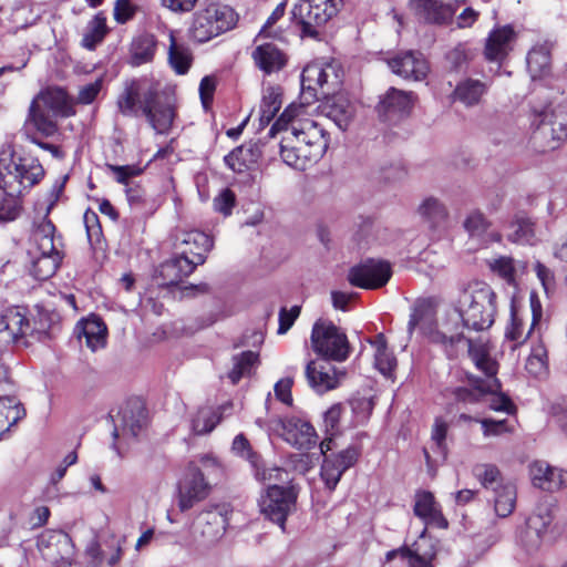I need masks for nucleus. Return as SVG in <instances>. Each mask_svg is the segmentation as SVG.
I'll list each match as a JSON object with an SVG mask.
<instances>
[{
  "label": "nucleus",
  "instance_id": "64",
  "mask_svg": "<svg viewBox=\"0 0 567 567\" xmlns=\"http://www.w3.org/2000/svg\"><path fill=\"white\" fill-rule=\"evenodd\" d=\"M374 365L384 375L391 377L396 367V359L389 350L374 354Z\"/></svg>",
  "mask_w": 567,
  "mask_h": 567
},
{
  "label": "nucleus",
  "instance_id": "2",
  "mask_svg": "<svg viewBox=\"0 0 567 567\" xmlns=\"http://www.w3.org/2000/svg\"><path fill=\"white\" fill-rule=\"evenodd\" d=\"M457 319L462 327L473 331H483L494 323L496 295L485 284L464 288L457 301Z\"/></svg>",
  "mask_w": 567,
  "mask_h": 567
},
{
  "label": "nucleus",
  "instance_id": "31",
  "mask_svg": "<svg viewBox=\"0 0 567 567\" xmlns=\"http://www.w3.org/2000/svg\"><path fill=\"white\" fill-rule=\"evenodd\" d=\"M0 221L7 223L17 219L21 212L22 186L13 182L0 185Z\"/></svg>",
  "mask_w": 567,
  "mask_h": 567
},
{
  "label": "nucleus",
  "instance_id": "36",
  "mask_svg": "<svg viewBox=\"0 0 567 567\" xmlns=\"http://www.w3.org/2000/svg\"><path fill=\"white\" fill-rule=\"evenodd\" d=\"M295 115V110L287 107L270 127L269 135L275 136L277 132L284 131L285 136L291 137L295 145L309 147V140H307V135L305 134L303 125L300 128L295 124H292L290 128L288 127V124L293 120Z\"/></svg>",
  "mask_w": 567,
  "mask_h": 567
},
{
  "label": "nucleus",
  "instance_id": "3",
  "mask_svg": "<svg viewBox=\"0 0 567 567\" xmlns=\"http://www.w3.org/2000/svg\"><path fill=\"white\" fill-rule=\"evenodd\" d=\"M236 22L237 14L230 7L210 3L194 14L189 34L193 40L204 43L233 29Z\"/></svg>",
  "mask_w": 567,
  "mask_h": 567
},
{
  "label": "nucleus",
  "instance_id": "1",
  "mask_svg": "<svg viewBox=\"0 0 567 567\" xmlns=\"http://www.w3.org/2000/svg\"><path fill=\"white\" fill-rule=\"evenodd\" d=\"M116 105L125 117L145 116L157 134H167L175 118L173 104L162 100L157 87L146 79L126 80Z\"/></svg>",
  "mask_w": 567,
  "mask_h": 567
},
{
  "label": "nucleus",
  "instance_id": "56",
  "mask_svg": "<svg viewBox=\"0 0 567 567\" xmlns=\"http://www.w3.org/2000/svg\"><path fill=\"white\" fill-rule=\"evenodd\" d=\"M491 224L478 210L472 212L464 221V227L472 237H482Z\"/></svg>",
  "mask_w": 567,
  "mask_h": 567
},
{
  "label": "nucleus",
  "instance_id": "37",
  "mask_svg": "<svg viewBox=\"0 0 567 567\" xmlns=\"http://www.w3.org/2000/svg\"><path fill=\"white\" fill-rule=\"evenodd\" d=\"M436 302L433 298L416 299L408 322V333L411 336L416 327L430 326L435 316Z\"/></svg>",
  "mask_w": 567,
  "mask_h": 567
},
{
  "label": "nucleus",
  "instance_id": "51",
  "mask_svg": "<svg viewBox=\"0 0 567 567\" xmlns=\"http://www.w3.org/2000/svg\"><path fill=\"white\" fill-rule=\"evenodd\" d=\"M508 240L517 244H532L535 237L534 224L528 218H517L509 224Z\"/></svg>",
  "mask_w": 567,
  "mask_h": 567
},
{
  "label": "nucleus",
  "instance_id": "17",
  "mask_svg": "<svg viewBox=\"0 0 567 567\" xmlns=\"http://www.w3.org/2000/svg\"><path fill=\"white\" fill-rule=\"evenodd\" d=\"M462 381L467 382L468 386H456L452 390V395L457 403L476 404L487 393H494L502 389L498 379H482L470 372H465Z\"/></svg>",
  "mask_w": 567,
  "mask_h": 567
},
{
  "label": "nucleus",
  "instance_id": "47",
  "mask_svg": "<svg viewBox=\"0 0 567 567\" xmlns=\"http://www.w3.org/2000/svg\"><path fill=\"white\" fill-rule=\"evenodd\" d=\"M462 340H465V337L462 331H458L457 324L454 332L450 328H446V331L435 330L430 334V341L441 346L450 359L456 355L455 347Z\"/></svg>",
  "mask_w": 567,
  "mask_h": 567
},
{
  "label": "nucleus",
  "instance_id": "43",
  "mask_svg": "<svg viewBox=\"0 0 567 567\" xmlns=\"http://www.w3.org/2000/svg\"><path fill=\"white\" fill-rule=\"evenodd\" d=\"M281 107V93L279 89L268 87L259 106L260 127L268 125Z\"/></svg>",
  "mask_w": 567,
  "mask_h": 567
},
{
  "label": "nucleus",
  "instance_id": "16",
  "mask_svg": "<svg viewBox=\"0 0 567 567\" xmlns=\"http://www.w3.org/2000/svg\"><path fill=\"white\" fill-rule=\"evenodd\" d=\"M213 239L204 231L192 229L183 231L176 238V250L182 257L194 261V267L203 265L207 252L213 248Z\"/></svg>",
  "mask_w": 567,
  "mask_h": 567
},
{
  "label": "nucleus",
  "instance_id": "46",
  "mask_svg": "<svg viewBox=\"0 0 567 567\" xmlns=\"http://www.w3.org/2000/svg\"><path fill=\"white\" fill-rule=\"evenodd\" d=\"M495 492L494 509L498 517H507L512 514L516 503V488L513 484H504Z\"/></svg>",
  "mask_w": 567,
  "mask_h": 567
},
{
  "label": "nucleus",
  "instance_id": "62",
  "mask_svg": "<svg viewBox=\"0 0 567 567\" xmlns=\"http://www.w3.org/2000/svg\"><path fill=\"white\" fill-rule=\"evenodd\" d=\"M103 79L99 78L94 82L83 85L78 94L76 103L87 105L94 102L102 90Z\"/></svg>",
  "mask_w": 567,
  "mask_h": 567
},
{
  "label": "nucleus",
  "instance_id": "19",
  "mask_svg": "<svg viewBox=\"0 0 567 567\" xmlns=\"http://www.w3.org/2000/svg\"><path fill=\"white\" fill-rule=\"evenodd\" d=\"M529 476L535 487L555 492L567 487V471L550 466L545 461H534L529 465Z\"/></svg>",
  "mask_w": 567,
  "mask_h": 567
},
{
  "label": "nucleus",
  "instance_id": "48",
  "mask_svg": "<svg viewBox=\"0 0 567 567\" xmlns=\"http://www.w3.org/2000/svg\"><path fill=\"white\" fill-rule=\"evenodd\" d=\"M258 361V353L254 351H244L233 357V368L228 372V379L233 384H237L239 380L250 374L254 364Z\"/></svg>",
  "mask_w": 567,
  "mask_h": 567
},
{
  "label": "nucleus",
  "instance_id": "27",
  "mask_svg": "<svg viewBox=\"0 0 567 567\" xmlns=\"http://www.w3.org/2000/svg\"><path fill=\"white\" fill-rule=\"evenodd\" d=\"M306 378L310 388L318 394L333 390L339 384L336 368L327 369L313 360L306 365Z\"/></svg>",
  "mask_w": 567,
  "mask_h": 567
},
{
  "label": "nucleus",
  "instance_id": "58",
  "mask_svg": "<svg viewBox=\"0 0 567 567\" xmlns=\"http://www.w3.org/2000/svg\"><path fill=\"white\" fill-rule=\"evenodd\" d=\"M231 449L237 455L249 461L254 467L258 466L259 455L251 450L250 443L244 434L235 436Z\"/></svg>",
  "mask_w": 567,
  "mask_h": 567
},
{
  "label": "nucleus",
  "instance_id": "26",
  "mask_svg": "<svg viewBox=\"0 0 567 567\" xmlns=\"http://www.w3.org/2000/svg\"><path fill=\"white\" fill-rule=\"evenodd\" d=\"M251 56L256 66L266 75L279 72L287 64L286 54L274 43L257 45Z\"/></svg>",
  "mask_w": 567,
  "mask_h": 567
},
{
  "label": "nucleus",
  "instance_id": "12",
  "mask_svg": "<svg viewBox=\"0 0 567 567\" xmlns=\"http://www.w3.org/2000/svg\"><path fill=\"white\" fill-rule=\"evenodd\" d=\"M392 276L389 261L368 259L353 266L348 272V281L358 288L378 289L388 284Z\"/></svg>",
  "mask_w": 567,
  "mask_h": 567
},
{
  "label": "nucleus",
  "instance_id": "6",
  "mask_svg": "<svg viewBox=\"0 0 567 567\" xmlns=\"http://www.w3.org/2000/svg\"><path fill=\"white\" fill-rule=\"evenodd\" d=\"M343 0H300L291 10L292 19L300 24L301 35L318 38V28L334 17Z\"/></svg>",
  "mask_w": 567,
  "mask_h": 567
},
{
  "label": "nucleus",
  "instance_id": "54",
  "mask_svg": "<svg viewBox=\"0 0 567 567\" xmlns=\"http://www.w3.org/2000/svg\"><path fill=\"white\" fill-rule=\"evenodd\" d=\"M553 522V515L547 506L537 507L536 513L530 515L526 522L529 532L535 533L538 538L543 536Z\"/></svg>",
  "mask_w": 567,
  "mask_h": 567
},
{
  "label": "nucleus",
  "instance_id": "53",
  "mask_svg": "<svg viewBox=\"0 0 567 567\" xmlns=\"http://www.w3.org/2000/svg\"><path fill=\"white\" fill-rule=\"evenodd\" d=\"M63 258V252L55 256H40L32 265V274L39 280L49 279L55 274Z\"/></svg>",
  "mask_w": 567,
  "mask_h": 567
},
{
  "label": "nucleus",
  "instance_id": "52",
  "mask_svg": "<svg viewBox=\"0 0 567 567\" xmlns=\"http://www.w3.org/2000/svg\"><path fill=\"white\" fill-rule=\"evenodd\" d=\"M29 117L37 130L47 136L53 135L58 131V126L50 117L49 112L42 109L35 100L30 105Z\"/></svg>",
  "mask_w": 567,
  "mask_h": 567
},
{
  "label": "nucleus",
  "instance_id": "41",
  "mask_svg": "<svg viewBox=\"0 0 567 567\" xmlns=\"http://www.w3.org/2000/svg\"><path fill=\"white\" fill-rule=\"evenodd\" d=\"M169 39L168 63L177 74L184 75L188 72L192 65V53L188 48L176 43L173 33H171Z\"/></svg>",
  "mask_w": 567,
  "mask_h": 567
},
{
  "label": "nucleus",
  "instance_id": "4",
  "mask_svg": "<svg viewBox=\"0 0 567 567\" xmlns=\"http://www.w3.org/2000/svg\"><path fill=\"white\" fill-rule=\"evenodd\" d=\"M312 350L323 360L343 362L351 352L348 337L343 330L329 320H317L311 330Z\"/></svg>",
  "mask_w": 567,
  "mask_h": 567
},
{
  "label": "nucleus",
  "instance_id": "23",
  "mask_svg": "<svg viewBox=\"0 0 567 567\" xmlns=\"http://www.w3.org/2000/svg\"><path fill=\"white\" fill-rule=\"evenodd\" d=\"M285 440L298 450H310L317 444V434L310 422L300 417L284 421Z\"/></svg>",
  "mask_w": 567,
  "mask_h": 567
},
{
  "label": "nucleus",
  "instance_id": "55",
  "mask_svg": "<svg viewBox=\"0 0 567 567\" xmlns=\"http://www.w3.org/2000/svg\"><path fill=\"white\" fill-rule=\"evenodd\" d=\"M221 414L214 411H199L193 419V430L196 434L212 432L219 422Z\"/></svg>",
  "mask_w": 567,
  "mask_h": 567
},
{
  "label": "nucleus",
  "instance_id": "50",
  "mask_svg": "<svg viewBox=\"0 0 567 567\" xmlns=\"http://www.w3.org/2000/svg\"><path fill=\"white\" fill-rule=\"evenodd\" d=\"M473 474L483 487L497 491L503 486V477L498 467L494 464H477L473 467Z\"/></svg>",
  "mask_w": 567,
  "mask_h": 567
},
{
  "label": "nucleus",
  "instance_id": "22",
  "mask_svg": "<svg viewBox=\"0 0 567 567\" xmlns=\"http://www.w3.org/2000/svg\"><path fill=\"white\" fill-rule=\"evenodd\" d=\"M264 144L249 141L235 147L224 157L226 166L235 173H244L257 165L262 155Z\"/></svg>",
  "mask_w": 567,
  "mask_h": 567
},
{
  "label": "nucleus",
  "instance_id": "45",
  "mask_svg": "<svg viewBox=\"0 0 567 567\" xmlns=\"http://www.w3.org/2000/svg\"><path fill=\"white\" fill-rule=\"evenodd\" d=\"M42 100L45 106L53 111L55 115L58 114L63 117H69L75 113L73 105L69 101L66 92L62 89L49 91L42 96Z\"/></svg>",
  "mask_w": 567,
  "mask_h": 567
},
{
  "label": "nucleus",
  "instance_id": "21",
  "mask_svg": "<svg viewBox=\"0 0 567 567\" xmlns=\"http://www.w3.org/2000/svg\"><path fill=\"white\" fill-rule=\"evenodd\" d=\"M530 308H532V323L527 333L524 332V319L519 315V311L515 307L514 303L511 306V319L509 323L505 329V338L509 341H514L515 349L518 344H522L526 341L528 336L530 334L533 328L538 323L542 318V306L535 293H530Z\"/></svg>",
  "mask_w": 567,
  "mask_h": 567
},
{
  "label": "nucleus",
  "instance_id": "11",
  "mask_svg": "<svg viewBox=\"0 0 567 567\" xmlns=\"http://www.w3.org/2000/svg\"><path fill=\"white\" fill-rule=\"evenodd\" d=\"M415 101L416 95L412 91L389 87L375 110L382 122L393 125L410 116Z\"/></svg>",
  "mask_w": 567,
  "mask_h": 567
},
{
  "label": "nucleus",
  "instance_id": "24",
  "mask_svg": "<svg viewBox=\"0 0 567 567\" xmlns=\"http://www.w3.org/2000/svg\"><path fill=\"white\" fill-rule=\"evenodd\" d=\"M106 333L105 323L95 315L80 320L74 328L76 338L80 341L84 338L86 347L93 352L105 347Z\"/></svg>",
  "mask_w": 567,
  "mask_h": 567
},
{
  "label": "nucleus",
  "instance_id": "14",
  "mask_svg": "<svg viewBox=\"0 0 567 567\" xmlns=\"http://www.w3.org/2000/svg\"><path fill=\"white\" fill-rule=\"evenodd\" d=\"M386 63L394 74L405 80L422 81L430 71L423 53L414 50L399 52L389 58Z\"/></svg>",
  "mask_w": 567,
  "mask_h": 567
},
{
  "label": "nucleus",
  "instance_id": "5",
  "mask_svg": "<svg viewBox=\"0 0 567 567\" xmlns=\"http://www.w3.org/2000/svg\"><path fill=\"white\" fill-rule=\"evenodd\" d=\"M13 176V183L22 186L24 189L31 188L38 184L44 176V169L37 158L19 157L14 161V150L10 144L0 146V185L8 184L10 181L6 176Z\"/></svg>",
  "mask_w": 567,
  "mask_h": 567
},
{
  "label": "nucleus",
  "instance_id": "30",
  "mask_svg": "<svg viewBox=\"0 0 567 567\" xmlns=\"http://www.w3.org/2000/svg\"><path fill=\"white\" fill-rule=\"evenodd\" d=\"M157 40L154 34L142 32L133 38L130 45L128 64L136 68L154 60Z\"/></svg>",
  "mask_w": 567,
  "mask_h": 567
},
{
  "label": "nucleus",
  "instance_id": "61",
  "mask_svg": "<svg viewBox=\"0 0 567 567\" xmlns=\"http://www.w3.org/2000/svg\"><path fill=\"white\" fill-rule=\"evenodd\" d=\"M236 204V196L234 192L229 188L223 189L215 198H214V209L224 216H229L231 210Z\"/></svg>",
  "mask_w": 567,
  "mask_h": 567
},
{
  "label": "nucleus",
  "instance_id": "32",
  "mask_svg": "<svg viewBox=\"0 0 567 567\" xmlns=\"http://www.w3.org/2000/svg\"><path fill=\"white\" fill-rule=\"evenodd\" d=\"M279 145L281 158L288 166L305 169L308 163L317 162V159H312L308 147L295 145L289 136H284Z\"/></svg>",
  "mask_w": 567,
  "mask_h": 567
},
{
  "label": "nucleus",
  "instance_id": "20",
  "mask_svg": "<svg viewBox=\"0 0 567 567\" xmlns=\"http://www.w3.org/2000/svg\"><path fill=\"white\" fill-rule=\"evenodd\" d=\"M194 270V261H189L187 257H182L176 252L174 257L158 266L154 278L158 286L171 287L178 285L183 278L189 276Z\"/></svg>",
  "mask_w": 567,
  "mask_h": 567
},
{
  "label": "nucleus",
  "instance_id": "60",
  "mask_svg": "<svg viewBox=\"0 0 567 567\" xmlns=\"http://www.w3.org/2000/svg\"><path fill=\"white\" fill-rule=\"evenodd\" d=\"M87 239L91 244L99 243L102 237V227L95 212L87 209L83 216Z\"/></svg>",
  "mask_w": 567,
  "mask_h": 567
},
{
  "label": "nucleus",
  "instance_id": "39",
  "mask_svg": "<svg viewBox=\"0 0 567 567\" xmlns=\"http://www.w3.org/2000/svg\"><path fill=\"white\" fill-rule=\"evenodd\" d=\"M300 82H322L327 86H338V75L331 64L322 65L321 63H309L302 70Z\"/></svg>",
  "mask_w": 567,
  "mask_h": 567
},
{
  "label": "nucleus",
  "instance_id": "7",
  "mask_svg": "<svg viewBox=\"0 0 567 567\" xmlns=\"http://www.w3.org/2000/svg\"><path fill=\"white\" fill-rule=\"evenodd\" d=\"M297 498L298 491L292 485H269L266 494L260 497V512L285 532L287 517L295 509Z\"/></svg>",
  "mask_w": 567,
  "mask_h": 567
},
{
  "label": "nucleus",
  "instance_id": "10",
  "mask_svg": "<svg viewBox=\"0 0 567 567\" xmlns=\"http://www.w3.org/2000/svg\"><path fill=\"white\" fill-rule=\"evenodd\" d=\"M538 120L534 138H547L548 147L555 150L559 143L567 138V100L555 107L545 109L536 115Z\"/></svg>",
  "mask_w": 567,
  "mask_h": 567
},
{
  "label": "nucleus",
  "instance_id": "59",
  "mask_svg": "<svg viewBox=\"0 0 567 567\" xmlns=\"http://www.w3.org/2000/svg\"><path fill=\"white\" fill-rule=\"evenodd\" d=\"M343 411V406L341 403H336L330 406L323 414V423L326 433L328 435L334 436L339 433V423L340 417Z\"/></svg>",
  "mask_w": 567,
  "mask_h": 567
},
{
  "label": "nucleus",
  "instance_id": "29",
  "mask_svg": "<svg viewBox=\"0 0 567 567\" xmlns=\"http://www.w3.org/2000/svg\"><path fill=\"white\" fill-rule=\"evenodd\" d=\"M488 89L489 84L487 82L466 78L456 84L452 97L466 107H473L481 103Z\"/></svg>",
  "mask_w": 567,
  "mask_h": 567
},
{
  "label": "nucleus",
  "instance_id": "49",
  "mask_svg": "<svg viewBox=\"0 0 567 567\" xmlns=\"http://www.w3.org/2000/svg\"><path fill=\"white\" fill-rule=\"evenodd\" d=\"M527 70L532 79L545 74L550 64V55L545 47L533 48L526 56Z\"/></svg>",
  "mask_w": 567,
  "mask_h": 567
},
{
  "label": "nucleus",
  "instance_id": "44",
  "mask_svg": "<svg viewBox=\"0 0 567 567\" xmlns=\"http://www.w3.org/2000/svg\"><path fill=\"white\" fill-rule=\"evenodd\" d=\"M54 224L45 219L35 230L34 239L38 244L40 256H55L56 252H62L54 244Z\"/></svg>",
  "mask_w": 567,
  "mask_h": 567
},
{
  "label": "nucleus",
  "instance_id": "38",
  "mask_svg": "<svg viewBox=\"0 0 567 567\" xmlns=\"http://www.w3.org/2000/svg\"><path fill=\"white\" fill-rule=\"evenodd\" d=\"M25 416L23 405L14 396L0 395V425L4 424L1 436Z\"/></svg>",
  "mask_w": 567,
  "mask_h": 567
},
{
  "label": "nucleus",
  "instance_id": "9",
  "mask_svg": "<svg viewBox=\"0 0 567 567\" xmlns=\"http://www.w3.org/2000/svg\"><path fill=\"white\" fill-rule=\"evenodd\" d=\"M463 0H409L408 7L416 21L432 25H447L452 22Z\"/></svg>",
  "mask_w": 567,
  "mask_h": 567
},
{
  "label": "nucleus",
  "instance_id": "63",
  "mask_svg": "<svg viewBox=\"0 0 567 567\" xmlns=\"http://www.w3.org/2000/svg\"><path fill=\"white\" fill-rule=\"evenodd\" d=\"M446 60L454 71L465 68L470 60V52L465 45L458 44L446 54Z\"/></svg>",
  "mask_w": 567,
  "mask_h": 567
},
{
  "label": "nucleus",
  "instance_id": "15",
  "mask_svg": "<svg viewBox=\"0 0 567 567\" xmlns=\"http://www.w3.org/2000/svg\"><path fill=\"white\" fill-rule=\"evenodd\" d=\"M359 454L358 449L349 446L338 454L326 455L320 476L330 492L334 491L343 473L355 464Z\"/></svg>",
  "mask_w": 567,
  "mask_h": 567
},
{
  "label": "nucleus",
  "instance_id": "40",
  "mask_svg": "<svg viewBox=\"0 0 567 567\" xmlns=\"http://www.w3.org/2000/svg\"><path fill=\"white\" fill-rule=\"evenodd\" d=\"M419 213L423 220L429 224L431 228L442 226L447 219V210L443 203L437 198L427 197L419 206Z\"/></svg>",
  "mask_w": 567,
  "mask_h": 567
},
{
  "label": "nucleus",
  "instance_id": "13",
  "mask_svg": "<svg viewBox=\"0 0 567 567\" xmlns=\"http://www.w3.org/2000/svg\"><path fill=\"white\" fill-rule=\"evenodd\" d=\"M209 485L204 472L194 463H189L183 480L178 484V507L182 512L190 509L195 504L207 497Z\"/></svg>",
  "mask_w": 567,
  "mask_h": 567
},
{
  "label": "nucleus",
  "instance_id": "28",
  "mask_svg": "<svg viewBox=\"0 0 567 567\" xmlns=\"http://www.w3.org/2000/svg\"><path fill=\"white\" fill-rule=\"evenodd\" d=\"M355 109L343 95L328 97L322 106V113L330 118L339 130L346 131L353 116Z\"/></svg>",
  "mask_w": 567,
  "mask_h": 567
},
{
  "label": "nucleus",
  "instance_id": "18",
  "mask_svg": "<svg viewBox=\"0 0 567 567\" xmlns=\"http://www.w3.org/2000/svg\"><path fill=\"white\" fill-rule=\"evenodd\" d=\"M516 32L509 24L494 28L485 42L484 56L489 62L502 63L513 50Z\"/></svg>",
  "mask_w": 567,
  "mask_h": 567
},
{
  "label": "nucleus",
  "instance_id": "8",
  "mask_svg": "<svg viewBox=\"0 0 567 567\" xmlns=\"http://www.w3.org/2000/svg\"><path fill=\"white\" fill-rule=\"evenodd\" d=\"M109 417L114 425L112 431L113 443L111 449L115 451L118 456H122L116 440L121 435L136 437L147 424V411L141 400L132 399L126 401L120 408L116 415H113L112 412H110Z\"/></svg>",
  "mask_w": 567,
  "mask_h": 567
},
{
  "label": "nucleus",
  "instance_id": "33",
  "mask_svg": "<svg viewBox=\"0 0 567 567\" xmlns=\"http://www.w3.org/2000/svg\"><path fill=\"white\" fill-rule=\"evenodd\" d=\"M29 327V320L19 307L7 309L0 317V333L7 332L12 340L24 336Z\"/></svg>",
  "mask_w": 567,
  "mask_h": 567
},
{
  "label": "nucleus",
  "instance_id": "35",
  "mask_svg": "<svg viewBox=\"0 0 567 567\" xmlns=\"http://www.w3.org/2000/svg\"><path fill=\"white\" fill-rule=\"evenodd\" d=\"M305 134L309 140V152L312 155V159H320L326 153L329 146V133L323 126L315 121H306L303 123Z\"/></svg>",
  "mask_w": 567,
  "mask_h": 567
},
{
  "label": "nucleus",
  "instance_id": "42",
  "mask_svg": "<svg viewBox=\"0 0 567 567\" xmlns=\"http://www.w3.org/2000/svg\"><path fill=\"white\" fill-rule=\"evenodd\" d=\"M106 33V18L102 12H99L87 23L81 44L87 50H94L96 45L103 41Z\"/></svg>",
  "mask_w": 567,
  "mask_h": 567
},
{
  "label": "nucleus",
  "instance_id": "25",
  "mask_svg": "<svg viewBox=\"0 0 567 567\" xmlns=\"http://www.w3.org/2000/svg\"><path fill=\"white\" fill-rule=\"evenodd\" d=\"M413 512L425 525H433L439 528H447L449 526L446 518L442 514L440 504L429 491H421L415 494Z\"/></svg>",
  "mask_w": 567,
  "mask_h": 567
},
{
  "label": "nucleus",
  "instance_id": "57",
  "mask_svg": "<svg viewBox=\"0 0 567 567\" xmlns=\"http://www.w3.org/2000/svg\"><path fill=\"white\" fill-rule=\"evenodd\" d=\"M301 92L300 100L302 105H310L319 100V95L327 96L330 91H324L323 87L327 85L322 82H300Z\"/></svg>",
  "mask_w": 567,
  "mask_h": 567
},
{
  "label": "nucleus",
  "instance_id": "34",
  "mask_svg": "<svg viewBox=\"0 0 567 567\" xmlns=\"http://www.w3.org/2000/svg\"><path fill=\"white\" fill-rule=\"evenodd\" d=\"M468 355L475 367L481 370L485 378L497 379L498 363L489 357L486 347L483 343H476L472 339H466Z\"/></svg>",
  "mask_w": 567,
  "mask_h": 567
}]
</instances>
